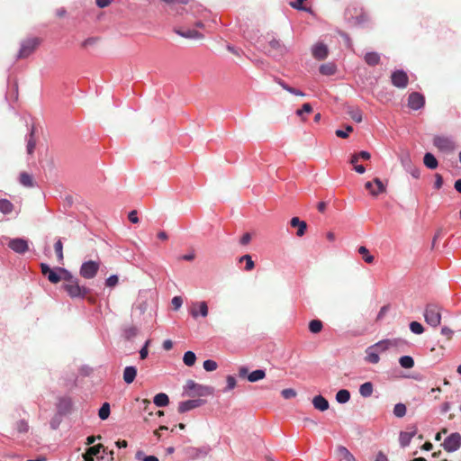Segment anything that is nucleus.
I'll return each mask as SVG.
<instances>
[{
    "label": "nucleus",
    "instance_id": "9b49d317",
    "mask_svg": "<svg viewBox=\"0 0 461 461\" xmlns=\"http://www.w3.org/2000/svg\"><path fill=\"white\" fill-rule=\"evenodd\" d=\"M425 104V98L424 96L418 93L413 92L409 95L408 97V106L412 110H419L422 108Z\"/></svg>",
    "mask_w": 461,
    "mask_h": 461
},
{
    "label": "nucleus",
    "instance_id": "c9c22d12",
    "mask_svg": "<svg viewBox=\"0 0 461 461\" xmlns=\"http://www.w3.org/2000/svg\"><path fill=\"white\" fill-rule=\"evenodd\" d=\"M196 356L193 351H186L184 355L183 361L185 366H193L195 363Z\"/></svg>",
    "mask_w": 461,
    "mask_h": 461
},
{
    "label": "nucleus",
    "instance_id": "8fccbe9b",
    "mask_svg": "<svg viewBox=\"0 0 461 461\" xmlns=\"http://www.w3.org/2000/svg\"><path fill=\"white\" fill-rule=\"evenodd\" d=\"M312 112V107L309 103L303 104L301 109L296 111V114L300 117H303V113H311Z\"/></svg>",
    "mask_w": 461,
    "mask_h": 461
},
{
    "label": "nucleus",
    "instance_id": "4be33fe9",
    "mask_svg": "<svg viewBox=\"0 0 461 461\" xmlns=\"http://www.w3.org/2000/svg\"><path fill=\"white\" fill-rule=\"evenodd\" d=\"M352 454L344 446H338L336 448V458L338 461H346L351 456Z\"/></svg>",
    "mask_w": 461,
    "mask_h": 461
},
{
    "label": "nucleus",
    "instance_id": "5701e85b",
    "mask_svg": "<svg viewBox=\"0 0 461 461\" xmlns=\"http://www.w3.org/2000/svg\"><path fill=\"white\" fill-rule=\"evenodd\" d=\"M14 429L19 434H26L30 430V425L27 420L20 419L14 423Z\"/></svg>",
    "mask_w": 461,
    "mask_h": 461
},
{
    "label": "nucleus",
    "instance_id": "72a5a7b5",
    "mask_svg": "<svg viewBox=\"0 0 461 461\" xmlns=\"http://www.w3.org/2000/svg\"><path fill=\"white\" fill-rule=\"evenodd\" d=\"M350 399V393L346 389L339 390L336 394V400L339 403H346Z\"/></svg>",
    "mask_w": 461,
    "mask_h": 461
},
{
    "label": "nucleus",
    "instance_id": "f257e3e1",
    "mask_svg": "<svg viewBox=\"0 0 461 461\" xmlns=\"http://www.w3.org/2000/svg\"><path fill=\"white\" fill-rule=\"evenodd\" d=\"M41 39L39 37H29L21 42V48L17 59H23L31 56L41 45Z\"/></svg>",
    "mask_w": 461,
    "mask_h": 461
},
{
    "label": "nucleus",
    "instance_id": "a211bd4d",
    "mask_svg": "<svg viewBox=\"0 0 461 461\" xmlns=\"http://www.w3.org/2000/svg\"><path fill=\"white\" fill-rule=\"evenodd\" d=\"M290 225L293 228H297L296 235L303 237L307 230V223L304 221H301L298 217H294L290 221Z\"/></svg>",
    "mask_w": 461,
    "mask_h": 461
},
{
    "label": "nucleus",
    "instance_id": "39448f33",
    "mask_svg": "<svg viewBox=\"0 0 461 461\" xmlns=\"http://www.w3.org/2000/svg\"><path fill=\"white\" fill-rule=\"evenodd\" d=\"M434 146L440 151L451 153L456 149L455 141L447 136L438 135L433 138Z\"/></svg>",
    "mask_w": 461,
    "mask_h": 461
},
{
    "label": "nucleus",
    "instance_id": "052dcab7",
    "mask_svg": "<svg viewBox=\"0 0 461 461\" xmlns=\"http://www.w3.org/2000/svg\"><path fill=\"white\" fill-rule=\"evenodd\" d=\"M250 240H251V235L249 232H247V233L243 234V236L240 238V242L241 245H248L250 242Z\"/></svg>",
    "mask_w": 461,
    "mask_h": 461
},
{
    "label": "nucleus",
    "instance_id": "dca6fc26",
    "mask_svg": "<svg viewBox=\"0 0 461 461\" xmlns=\"http://www.w3.org/2000/svg\"><path fill=\"white\" fill-rule=\"evenodd\" d=\"M312 56L318 60L325 59L328 57V47L323 43H318L312 47Z\"/></svg>",
    "mask_w": 461,
    "mask_h": 461
},
{
    "label": "nucleus",
    "instance_id": "cd10ccee",
    "mask_svg": "<svg viewBox=\"0 0 461 461\" xmlns=\"http://www.w3.org/2000/svg\"><path fill=\"white\" fill-rule=\"evenodd\" d=\"M366 360L372 364H377L380 360L379 353L375 350L374 348H371V346L367 348L366 349Z\"/></svg>",
    "mask_w": 461,
    "mask_h": 461
},
{
    "label": "nucleus",
    "instance_id": "58836bf2",
    "mask_svg": "<svg viewBox=\"0 0 461 461\" xmlns=\"http://www.w3.org/2000/svg\"><path fill=\"white\" fill-rule=\"evenodd\" d=\"M336 71V68L333 64H330V63H328V64H322L321 67H320V72L322 74V75H325V76H330V75H333Z\"/></svg>",
    "mask_w": 461,
    "mask_h": 461
},
{
    "label": "nucleus",
    "instance_id": "603ef678",
    "mask_svg": "<svg viewBox=\"0 0 461 461\" xmlns=\"http://www.w3.org/2000/svg\"><path fill=\"white\" fill-rule=\"evenodd\" d=\"M353 131V127L350 126V125H348L346 127V130L345 131H342V130H337L336 131V135L339 137V138H342V139H345L348 136V133L352 132Z\"/></svg>",
    "mask_w": 461,
    "mask_h": 461
},
{
    "label": "nucleus",
    "instance_id": "0eeeda50",
    "mask_svg": "<svg viewBox=\"0 0 461 461\" xmlns=\"http://www.w3.org/2000/svg\"><path fill=\"white\" fill-rule=\"evenodd\" d=\"M391 82L395 87L403 89L407 87L409 84V77L406 72L402 69L395 70L391 75Z\"/></svg>",
    "mask_w": 461,
    "mask_h": 461
},
{
    "label": "nucleus",
    "instance_id": "f8f14e48",
    "mask_svg": "<svg viewBox=\"0 0 461 461\" xmlns=\"http://www.w3.org/2000/svg\"><path fill=\"white\" fill-rule=\"evenodd\" d=\"M204 403L203 400L201 399H194L187 400L185 402H181L178 404L177 411L179 413H185L195 408L202 406Z\"/></svg>",
    "mask_w": 461,
    "mask_h": 461
},
{
    "label": "nucleus",
    "instance_id": "ea45409f",
    "mask_svg": "<svg viewBox=\"0 0 461 461\" xmlns=\"http://www.w3.org/2000/svg\"><path fill=\"white\" fill-rule=\"evenodd\" d=\"M399 363L402 367L408 368V369L413 367V366H414V360L410 356L401 357L399 359Z\"/></svg>",
    "mask_w": 461,
    "mask_h": 461
},
{
    "label": "nucleus",
    "instance_id": "680f3d73",
    "mask_svg": "<svg viewBox=\"0 0 461 461\" xmlns=\"http://www.w3.org/2000/svg\"><path fill=\"white\" fill-rule=\"evenodd\" d=\"M128 218H129L130 221H131L132 223L139 222V218H138V215H137V211H135V210L130 212V213L128 215Z\"/></svg>",
    "mask_w": 461,
    "mask_h": 461
},
{
    "label": "nucleus",
    "instance_id": "bf43d9fd",
    "mask_svg": "<svg viewBox=\"0 0 461 461\" xmlns=\"http://www.w3.org/2000/svg\"><path fill=\"white\" fill-rule=\"evenodd\" d=\"M167 5H186L188 0H161Z\"/></svg>",
    "mask_w": 461,
    "mask_h": 461
},
{
    "label": "nucleus",
    "instance_id": "9d476101",
    "mask_svg": "<svg viewBox=\"0 0 461 461\" xmlns=\"http://www.w3.org/2000/svg\"><path fill=\"white\" fill-rule=\"evenodd\" d=\"M8 247L18 254H23L29 249L27 240L21 238L11 239Z\"/></svg>",
    "mask_w": 461,
    "mask_h": 461
},
{
    "label": "nucleus",
    "instance_id": "2f4dec72",
    "mask_svg": "<svg viewBox=\"0 0 461 461\" xmlns=\"http://www.w3.org/2000/svg\"><path fill=\"white\" fill-rule=\"evenodd\" d=\"M14 211V204L7 199H0V212L9 214Z\"/></svg>",
    "mask_w": 461,
    "mask_h": 461
},
{
    "label": "nucleus",
    "instance_id": "20e7f679",
    "mask_svg": "<svg viewBox=\"0 0 461 461\" xmlns=\"http://www.w3.org/2000/svg\"><path fill=\"white\" fill-rule=\"evenodd\" d=\"M185 388L190 391L189 395L193 396H208L213 393V388L212 386L199 384L193 380L186 382Z\"/></svg>",
    "mask_w": 461,
    "mask_h": 461
},
{
    "label": "nucleus",
    "instance_id": "aec40b11",
    "mask_svg": "<svg viewBox=\"0 0 461 461\" xmlns=\"http://www.w3.org/2000/svg\"><path fill=\"white\" fill-rule=\"evenodd\" d=\"M312 404L315 409L324 411L329 409V402L321 395H317L312 399Z\"/></svg>",
    "mask_w": 461,
    "mask_h": 461
},
{
    "label": "nucleus",
    "instance_id": "412c9836",
    "mask_svg": "<svg viewBox=\"0 0 461 461\" xmlns=\"http://www.w3.org/2000/svg\"><path fill=\"white\" fill-rule=\"evenodd\" d=\"M137 375V369L134 366H126L123 371V380L126 384H131Z\"/></svg>",
    "mask_w": 461,
    "mask_h": 461
},
{
    "label": "nucleus",
    "instance_id": "4468645a",
    "mask_svg": "<svg viewBox=\"0 0 461 461\" xmlns=\"http://www.w3.org/2000/svg\"><path fill=\"white\" fill-rule=\"evenodd\" d=\"M399 339H384L371 346V348L376 350L379 354L386 351L392 347H397Z\"/></svg>",
    "mask_w": 461,
    "mask_h": 461
},
{
    "label": "nucleus",
    "instance_id": "338daca9",
    "mask_svg": "<svg viewBox=\"0 0 461 461\" xmlns=\"http://www.w3.org/2000/svg\"><path fill=\"white\" fill-rule=\"evenodd\" d=\"M96 5L100 8H104L108 6L112 1L111 0H95Z\"/></svg>",
    "mask_w": 461,
    "mask_h": 461
},
{
    "label": "nucleus",
    "instance_id": "6e6552de",
    "mask_svg": "<svg viewBox=\"0 0 461 461\" xmlns=\"http://www.w3.org/2000/svg\"><path fill=\"white\" fill-rule=\"evenodd\" d=\"M444 449L447 452L457 450L461 446V435L459 433L450 434L442 444Z\"/></svg>",
    "mask_w": 461,
    "mask_h": 461
},
{
    "label": "nucleus",
    "instance_id": "c85d7f7f",
    "mask_svg": "<svg viewBox=\"0 0 461 461\" xmlns=\"http://www.w3.org/2000/svg\"><path fill=\"white\" fill-rule=\"evenodd\" d=\"M373 384L371 382H366L360 385L359 393L363 397H369L373 393Z\"/></svg>",
    "mask_w": 461,
    "mask_h": 461
},
{
    "label": "nucleus",
    "instance_id": "0e129e2a",
    "mask_svg": "<svg viewBox=\"0 0 461 461\" xmlns=\"http://www.w3.org/2000/svg\"><path fill=\"white\" fill-rule=\"evenodd\" d=\"M276 82L281 86L285 90L288 91L289 93L291 92L292 90V86H288L285 81H283L282 79L280 78H276Z\"/></svg>",
    "mask_w": 461,
    "mask_h": 461
},
{
    "label": "nucleus",
    "instance_id": "13d9d810",
    "mask_svg": "<svg viewBox=\"0 0 461 461\" xmlns=\"http://www.w3.org/2000/svg\"><path fill=\"white\" fill-rule=\"evenodd\" d=\"M97 41L98 39L95 37L87 38L82 42V47L86 48L88 46L94 45L97 42Z\"/></svg>",
    "mask_w": 461,
    "mask_h": 461
},
{
    "label": "nucleus",
    "instance_id": "79ce46f5",
    "mask_svg": "<svg viewBox=\"0 0 461 461\" xmlns=\"http://www.w3.org/2000/svg\"><path fill=\"white\" fill-rule=\"evenodd\" d=\"M36 147V140L34 138V131L33 130L31 131L30 137L27 141V152L28 154L32 155Z\"/></svg>",
    "mask_w": 461,
    "mask_h": 461
},
{
    "label": "nucleus",
    "instance_id": "69168bd1",
    "mask_svg": "<svg viewBox=\"0 0 461 461\" xmlns=\"http://www.w3.org/2000/svg\"><path fill=\"white\" fill-rule=\"evenodd\" d=\"M149 343V340L146 341L145 346L140 349V357L141 359H145L148 356V345Z\"/></svg>",
    "mask_w": 461,
    "mask_h": 461
},
{
    "label": "nucleus",
    "instance_id": "a19ab883",
    "mask_svg": "<svg viewBox=\"0 0 461 461\" xmlns=\"http://www.w3.org/2000/svg\"><path fill=\"white\" fill-rule=\"evenodd\" d=\"M240 262H246L245 270L246 271H251L255 267V263L252 260V258L250 255H244L240 258Z\"/></svg>",
    "mask_w": 461,
    "mask_h": 461
},
{
    "label": "nucleus",
    "instance_id": "5fc2aeb1",
    "mask_svg": "<svg viewBox=\"0 0 461 461\" xmlns=\"http://www.w3.org/2000/svg\"><path fill=\"white\" fill-rule=\"evenodd\" d=\"M227 387L225 391L232 390L236 386V379L232 375H228L226 378Z\"/></svg>",
    "mask_w": 461,
    "mask_h": 461
},
{
    "label": "nucleus",
    "instance_id": "e433bc0d",
    "mask_svg": "<svg viewBox=\"0 0 461 461\" xmlns=\"http://www.w3.org/2000/svg\"><path fill=\"white\" fill-rule=\"evenodd\" d=\"M20 183L26 186V187H32L33 186V181L31 175H29L26 172H23L20 175Z\"/></svg>",
    "mask_w": 461,
    "mask_h": 461
},
{
    "label": "nucleus",
    "instance_id": "49530a36",
    "mask_svg": "<svg viewBox=\"0 0 461 461\" xmlns=\"http://www.w3.org/2000/svg\"><path fill=\"white\" fill-rule=\"evenodd\" d=\"M54 249H55V252L58 257V260L59 262H61L64 258V255H63V244L60 240L56 241V243L54 244Z\"/></svg>",
    "mask_w": 461,
    "mask_h": 461
},
{
    "label": "nucleus",
    "instance_id": "de8ad7c7",
    "mask_svg": "<svg viewBox=\"0 0 461 461\" xmlns=\"http://www.w3.org/2000/svg\"><path fill=\"white\" fill-rule=\"evenodd\" d=\"M410 330L415 334H421L424 331L423 326L418 321H411L410 323Z\"/></svg>",
    "mask_w": 461,
    "mask_h": 461
},
{
    "label": "nucleus",
    "instance_id": "7c9ffc66",
    "mask_svg": "<svg viewBox=\"0 0 461 461\" xmlns=\"http://www.w3.org/2000/svg\"><path fill=\"white\" fill-rule=\"evenodd\" d=\"M365 61L369 66H375L380 62V56L376 52H368L365 55Z\"/></svg>",
    "mask_w": 461,
    "mask_h": 461
},
{
    "label": "nucleus",
    "instance_id": "6e6d98bb",
    "mask_svg": "<svg viewBox=\"0 0 461 461\" xmlns=\"http://www.w3.org/2000/svg\"><path fill=\"white\" fill-rule=\"evenodd\" d=\"M442 185H443V177L441 175L439 174H436L435 175V183H434V187L436 189H440L442 187Z\"/></svg>",
    "mask_w": 461,
    "mask_h": 461
},
{
    "label": "nucleus",
    "instance_id": "a18cd8bd",
    "mask_svg": "<svg viewBox=\"0 0 461 461\" xmlns=\"http://www.w3.org/2000/svg\"><path fill=\"white\" fill-rule=\"evenodd\" d=\"M393 414L398 418L403 417L406 414V406L403 403L395 404L393 408Z\"/></svg>",
    "mask_w": 461,
    "mask_h": 461
},
{
    "label": "nucleus",
    "instance_id": "423d86ee",
    "mask_svg": "<svg viewBox=\"0 0 461 461\" xmlns=\"http://www.w3.org/2000/svg\"><path fill=\"white\" fill-rule=\"evenodd\" d=\"M100 268V261L88 260L82 264L79 274L85 279L94 278Z\"/></svg>",
    "mask_w": 461,
    "mask_h": 461
},
{
    "label": "nucleus",
    "instance_id": "1a4fd4ad",
    "mask_svg": "<svg viewBox=\"0 0 461 461\" xmlns=\"http://www.w3.org/2000/svg\"><path fill=\"white\" fill-rule=\"evenodd\" d=\"M365 188L368 190L373 196H377L378 194L386 192L385 185L378 177H375L374 182H366L365 184Z\"/></svg>",
    "mask_w": 461,
    "mask_h": 461
},
{
    "label": "nucleus",
    "instance_id": "473e14b6",
    "mask_svg": "<svg viewBox=\"0 0 461 461\" xmlns=\"http://www.w3.org/2000/svg\"><path fill=\"white\" fill-rule=\"evenodd\" d=\"M266 376V372L262 369H258L253 372H251L248 375V380L251 383L258 382Z\"/></svg>",
    "mask_w": 461,
    "mask_h": 461
},
{
    "label": "nucleus",
    "instance_id": "774afa93",
    "mask_svg": "<svg viewBox=\"0 0 461 461\" xmlns=\"http://www.w3.org/2000/svg\"><path fill=\"white\" fill-rule=\"evenodd\" d=\"M41 269L44 276H46L49 274L50 270H51V268L45 263L41 264Z\"/></svg>",
    "mask_w": 461,
    "mask_h": 461
},
{
    "label": "nucleus",
    "instance_id": "09e8293b",
    "mask_svg": "<svg viewBox=\"0 0 461 461\" xmlns=\"http://www.w3.org/2000/svg\"><path fill=\"white\" fill-rule=\"evenodd\" d=\"M217 367H218V365L214 360L208 359L203 362V368L207 372L214 371L217 369Z\"/></svg>",
    "mask_w": 461,
    "mask_h": 461
},
{
    "label": "nucleus",
    "instance_id": "a878e982",
    "mask_svg": "<svg viewBox=\"0 0 461 461\" xmlns=\"http://www.w3.org/2000/svg\"><path fill=\"white\" fill-rule=\"evenodd\" d=\"M58 272L59 273L60 281L63 280L65 283H72L77 279L66 268L58 267Z\"/></svg>",
    "mask_w": 461,
    "mask_h": 461
},
{
    "label": "nucleus",
    "instance_id": "4d7b16f0",
    "mask_svg": "<svg viewBox=\"0 0 461 461\" xmlns=\"http://www.w3.org/2000/svg\"><path fill=\"white\" fill-rule=\"evenodd\" d=\"M182 303H183V300L180 296H175L172 299V305L175 310H178L181 307Z\"/></svg>",
    "mask_w": 461,
    "mask_h": 461
},
{
    "label": "nucleus",
    "instance_id": "37998d69",
    "mask_svg": "<svg viewBox=\"0 0 461 461\" xmlns=\"http://www.w3.org/2000/svg\"><path fill=\"white\" fill-rule=\"evenodd\" d=\"M99 418L101 420H106L110 415V405L108 402H104L98 411Z\"/></svg>",
    "mask_w": 461,
    "mask_h": 461
},
{
    "label": "nucleus",
    "instance_id": "ddd939ff",
    "mask_svg": "<svg viewBox=\"0 0 461 461\" xmlns=\"http://www.w3.org/2000/svg\"><path fill=\"white\" fill-rule=\"evenodd\" d=\"M268 47V52L274 56H283L287 51L285 45L276 39L269 41Z\"/></svg>",
    "mask_w": 461,
    "mask_h": 461
},
{
    "label": "nucleus",
    "instance_id": "f03ea898",
    "mask_svg": "<svg viewBox=\"0 0 461 461\" xmlns=\"http://www.w3.org/2000/svg\"><path fill=\"white\" fill-rule=\"evenodd\" d=\"M425 321L432 326L438 327L441 321V309L438 305L429 303L426 306L424 312Z\"/></svg>",
    "mask_w": 461,
    "mask_h": 461
},
{
    "label": "nucleus",
    "instance_id": "b1692460",
    "mask_svg": "<svg viewBox=\"0 0 461 461\" xmlns=\"http://www.w3.org/2000/svg\"><path fill=\"white\" fill-rule=\"evenodd\" d=\"M415 434H416V429H413L412 431L401 432L400 438H399L401 446L402 447L408 446Z\"/></svg>",
    "mask_w": 461,
    "mask_h": 461
},
{
    "label": "nucleus",
    "instance_id": "3c124183",
    "mask_svg": "<svg viewBox=\"0 0 461 461\" xmlns=\"http://www.w3.org/2000/svg\"><path fill=\"white\" fill-rule=\"evenodd\" d=\"M281 394L285 399H292L297 395V393L295 390H294L292 388H287V389L282 390Z\"/></svg>",
    "mask_w": 461,
    "mask_h": 461
},
{
    "label": "nucleus",
    "instance_id": "c03bdc74",
    "mask_svg": "<svg viewBox=\"0 0 461 461\" xmlns=\"http://www.w3.org/2000/svg\"><path fill=\"white\" fill-rule=\"evenodd\" d=\"M48 280L52 284H58L60 281L59 273L58 272V267L56 269L50 270L49 274L46 276Z\"/></svg>",
    "mask_w": 461,
    "mask_h": 461
},
{
    "label": "nucleus",
    "instance_id": "4c0bfd02",
    "mask_svg": "<svg viewBox=\"0 0 461 461\" xmlns=\"http://www.w3.org/2000/svg\"><path fill=\"white\" fill-rule=\"evenodd\" d=\"M358 253L362 255L365 262L368 264H372L374 262V257L369 254L368 249L365 246H360L358 248Z\"/></svg>",
    "mask_w": 461,
    "mask_h": 461
},
{
    "label": "nucleus",
    "instance_id": "393cba45",
    "mask_svg": "<svg viewBox=\"0 0 461 461\" xmlns=\"http://www.w3.org/2000/svg\"><path fill=\"white\" fill-rule=\"evenodd\" d=\"M423 163L429 169H435L438 167V165L435 156L429 152L424 155Z\"/></svg>",
    "mask_w": 461,
    "mask_h": 461
},
{
    "label": "nucleus",
    "instance_id": "2eb2a0df",
    "mask_svg": "<svg viewBox=\"0 0 461 461\" xmlns=\"http://www.w3.org/2000/svg\"><path fill=\"white\" fill-rule=\"evenodd\" d=\"M174 32L178 34L181 37L186 38V39H193V40H202L203 39V35L199 32L196 30L194 29H175Z\"/></svg>",
    "mask_w": 461,
    "mask_h": 461
},
{
    "label": "nucleus",
    "instance_id": "e2e57ef3",
    "mask_svg": "<svg viewBox=\"0 0 461 461\" xmlns=\"http://www.w3.org/2000/svg\"><path fill=\"white\" fill-rule=\"evenodd\" d=\"M441 334L446 336L447 339H450L452 338V335H453V330H450L447 327H443L441 329Z\"/></svg>",
    "mask_w": 461,
    "mask_h": 461
},
{
    "label": "nucleus",
    "instance_id": "c756f323",
    "mask_svg": "<svg viewBox=\"0 0 461 461\" xmlns=\"http://www.w3.org/2000/svg\"><path fill=\"white\" fill-rule=\"evenodd\" d=\"M348 114L356 122H361L363 120L362 111L359 108L349 107L348 110Z\"/></svg>",
    "mask_w": 461,
    "mask_h": 461
},
{
    "label": "nucleus",
    "instance_id": "7ed1b4c3",
    "mask_svg": "<svg viewBox=\"0 0 461 461\" xmlns=\"http://www.w3.org/2000/svg\"><path fill=\"white\" fill-rule=\"evenodd\" d=\"M63 288L71 298H85L89 293L86 287L79 285L78 279L72 283H65Z\"/></svg>",
    "mask_w": 461,
    "mask_h": 461
},
{
    "label": "nucleus",
    "instance_id": "f3484780",
    "mask_svg": "<svg viewBox=\"0 0 461 461\" xmlns=\"http://www.w3.org/2000/svg\"><path fill=\"white\" fill-rule=\"evenodd\" d=\"M191 315L194 318H196L200 313L203 317H206L208 315V306L205 302H199L193 304L191 311Z\"/></svg>",
    "mask_w": 461,
    "mask_h": 461
},
{
    "label": "nucleus",
    "instance_id": "864d4df0",
    "mask_svg": "<svg viewBox=\"0 0 461 461\" xmlns=\"http://www.w3.org/2000/svg\"><path fill=\"white\" fill-rule=\"evenodd\" d=\"M118 281H119L118 276L115 275H113L106 279L105 285L108 287H114L118 284Z\"/></svg>",
    "mask_w": 461,
    "mask_h": 461
},
{
    "label": "nucleus",
    "instance_id": "f704fd0d",
    "mask_svg": "<svg viewBox=\"0 0 461 461\" xmlns=\"http://www.w3.org/2000/svg\"><path fill=\"white\" fill-rule=\"evenodd\" d=\"M323 324L320 320H312L309 322V330L314 334L321 332Z\"/></svg>",
    "mask_w": 461,
    "mask_h": 461
},
{
    "label": "nucleus",
    "instance_id": "bb28decb",
    "mask_svg": "<svg viewBox=\"0 0 461 461\" xmlns=\"http://www.w3.org/2000/svg\"><path fill=\"white\" fill-rule=\"evenodd\" d=\"M153 402L158 407H165L168 405L169 398L166 393H159L155 395Z\"/></svg>",
    "mask_w": 461,
    "mask_h": 461
},
{
    "label": "nucleus",
    "instance_id": "6ab92c4d",
    "mask_svg": "<svg viewBox=\"0 0 461 461\" xmlns=\"http://www.w3.org/2000/svg\"><path fill=\"white\" fill-rule=\"evenodd\" d=\"M101 449H103L104 452L105 451L104 447L102 444H97L95 446L88 447L86 453L83 455L85 461H95V456L99 454Z\"/></svg>",
    "mask_w": 461,
    "mask_h": 461
}]
</instances>
